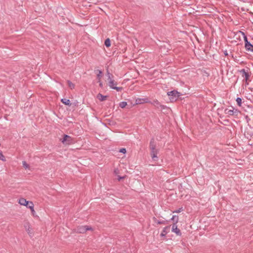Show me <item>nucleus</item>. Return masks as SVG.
Instances as JSON below:
<instances>
[{
	"instance_id": "1",
	"label": "nucleus",
	"mask_w": 253,
	"mask_h": 253,
	"mask_svg": "<svg viewBox=\"0 0 253 253\" xmlns=\"http://www.w3.org/2000/svg\"><path fill=\"white\" fill-rule=\"evenodd\" d=\"M18 203L20 205L25 206L27 208L30 209L33 215L36 213V211L34 210V205L32 201H27L26 199L24 198H20L18 199Z\"/></svg>"
},
{
	"instance_id": "2",
	"label": "nucleus",
	"mask_w": 253,
	"mask_h": 253,
	"mask_svg": "<svg viewBox=\"0 0 253 253\" xmlns=\"http://www.w3.org/2000/svg\"><path fill=\"white\" fill-rule=\"evenodd\" d=\"M150 149L151 150V156L152 159L154 161H157L158 160V154L159 150L156 148V145L154 141H151L150 144Z\"/></svg>"
},
{
	"instance_id": "3",
	"label": "nucleus",
	"mask_w": 253,
	"mask_h": 253,
	"mask_svg": "<svg viewBox=\"0 0 253 253\" xmlns=\"http://www.w3.org/2000/svg\"><path fill=\"white\" fill-rule=\"evenodd\" d=\"M108 84L111 88L115 89L117 91H121L123 90V88L122 87L117 86V83L110 78L109 74H108Z\"/></svg>"
},
{
	"instance_id": "4",
	"label": "nucleus",
	"mask_w": 253,
	"mask_h": 253,
	"mask_svg": "<svg viewBox=\"0 0 253 253\" xmlns=\"http://www.w3.org/2000/svg\"><path fill=\"white\" fill-rule=\"evenodd\" d=\"M167 94L169 96V99L171 102L175 101L180 96V93L175 90L169 91Z\"/></svg>"
},
{
	"instance_id": "5",
	"label": "nucleus",
	"mask_w": 253,
	"mask_h": 253,
	"mask_svg": "<svg viewBox=\"0 0 253 253\" xmlns=\"http://www.w3.org/2000/svg\"><path fill=\"white\" fill-rule=\"evenodd\" d=\"M92 230V228L89 226H78L76 229V232L79 233H84L87 230Z\"/></svg>"
},
{
	"instance_id": "6",
	"label": "nucleus",
	"mask_w": 253,
	"mask_h": 253,
	"mask_svg": "<svg viewBox=\"0 0 253 253\" xmlns=\"http://www.w3.org/2000/svg\"><path fill=\"white\" fill-rule=\"evenodd\" d=\"M225 114L229 115H238L239 113V111L237 109H235L231 107L230 108H228L225 110Z\"/></svg>"
},
{
	"instance_id": "7",
	"label": "nucleus",
	"mask_w": 253,
	"mask_h": 253,
	"mask_svg": "<svg viewBox=\"0 0 253 253\" xmlns=\"http://www.w3.org/2000/svg\"><path fill=\"white\" fill-rule=\"evenodd\" d=\"M62 142L64 145H70L73 143L72 138L69 135H65L62 140Z\"/></svg>"
},
{
	"instance_id": "8",
	"label": "nucleus",
	"mask_w": 253,
	"mask_h": 253,
	"mask_svg": "<svg viewBox=\"0 0 253 253\" xmlns=\"http://www.w3.org/2000/svg\"><path fill=\"white\" fill-rule=\"evenodd\" d=\"M244 40L246 42L245 43V47L247 50L251 51L253 52V45H252L250 42H249L247 41V38L246 36L244 37Z\"/></svg>"
},
{
	"instance_id": "9",
	"label": "nucleus",
	"mask_w": 253,
	"mask_h": 253,
	"mask_svg": "<svg viewBox=\"0 0 253 253\" xmlns=\"http://www.w3.org/2000/svg\"><path fill=\"white\" fill-rule=\"evenodd\" d=\"M176 223L177 222H173L172 226V231L175 232L177 235L180 236L181 233L180 230L177 228V225L176 224Z\"/></svg>"
},
{
	"instance_id": "10",
	"label": "nucleus",
	"mask_w": 253,
	"mask_h": 253,
	"mask_svg": "<svg viewBox=\"0 0 253 253\" xmlns=\"http://www.w3.org/2000/svg\"><path fill=\"white\" fill-rule=\"evenodd\" d=\"M25 228L26 229V231L28 232V234L29 235L32 237L33 236V229L30 227L29 223H27L26 225H24Z\"/></svg>"
},
{
	"instance_id": "11",
	"label": "nucleus",
	"mask_w": 253,
	"mask_h": 253,
	"mask_svg": "<svg viewBox=\"0 0 253 253\" xmlns=\"http://www.w3.org/2000/svg\"><path fill=\"white\" fill-rule=\"evenodd\" d=\"M148 99L146 98H136L135 101V103L136 104H142L148 102Z\"/></svg>"
},
{
	"instance_id": "12",
	"label": "nucleus",
	"mask_w": 253,
	"mask_h": 253,
	"mask_svg": "<svg viewBox=\"0 0 253 253\" xmlns=\"http://www.w3.org/2000/svg\"><path fill=\"white\" fill-rule=\"evenodd\" d=\"M97 98L100 101H103L106 100L108 96L106 95H103L101 93H98L96 96Z\"/></svg>"
},
{
	"instance_id": "13",
	"label": "nucleus",
	"mask_w": 253,
	"mask_h": 253,
	"mask_svg": "<svg viewBox=\"0 0 253 253\" xmlns=\"http://www.w3.org/2000/svg\"><path fill=\"white\" fill-rule=\"evenodd\" d=\"M241 72L242 74V77L245 79L246 82H247L250 77L249 74L248 73H247L245 70H241Z\"/></svg>"
},
{
	"instance_id": "14",
	"label": "nucleus",
	"mask_w": 253,
	"mask_h": 253,
	"mask_svg": "<svg viewBox=\"0 0 253 253\" xmlns=\"http://www.w3.org/2000/svg\"><path fill=\"white\" fill-rule=\"evenodd\" d=\"M169 227H165L163 229L162 233H161L160 236L161 237H165L166 235L167 234V233L168 232V230H169Z\"/></svg>"
},
{
	"instance_id": "15",
	"label": "nucleus",
	"mask_w": 253,
	"mask_h": 253,
	"mask_svg": "<svg viewBox=\"0 0 253 253\" xmlns=\"http://www.w3.org/2000/svg\"><path fill=\"white\" fill-rule=\"evenodd\" d=\"M61 102L65 104V105H69V106H70L71 105V101L69 99H61Z\"/></svg>"
},
{
	"instance_id": "16",
	"label": "nucleus",
	"mask_w": 253,
	"mask_h": 253,
	"mask_svg": "<svg viewBox=\"0 0 253 253\" xmlns=\"http://www.w3.org/2000/svg\"><path fill=\"white\" fill-rule=\"evenodd\" d=\"M67 84L68 85V86L71 89H73L75 88V85L74 84H73L72 82H71L70 81H67Z\"/></svg>"
},
{
	"instance_id": "17",
	"label": "nucleus",
	"mask_w": 253,
	"mask_h": 253,
	"mask_svg": "<svg viewBox=\"0 0 253 253\" xmlns=\"http://www.w3.org/2000/svg\"><path fill=\"white\" fill-rule=\"evenodd\" d=\"M22 165L24 168L26 169H29L30 168L29 165L25 161L22 162Z\"/></svg>"
},
{
	"instance_id": "18",
	"label": "nucleus",
	"mask_w": 253,
	"mask_h": 253,
	"mask_svg": "<svg viewBox=\"0 0 253 253\" xmlns=\"http://www.w3.org/2000/svg\"><path fill=\"white\" fill-rule=\"evenodd\" d=\"M105 45L107 47L110 46V45H111V42H110V40H109V39H106L105 40Z\"/></svg>"
},
{
	"instance_id": "19",
	"label": "nucleus",
	"mask_w": 253,
	"mask_h": 253,
	"mask_svg": "<svg viewBox=\"0 0 253 253\" xmlns=\"http://www.w3.org/2000/svg\"><path fill=\"white\" fill-rule=\"evenodd\" d=\"M126 105L127 103L126 102H121L119 104V106L122 108L126 107Z\"/></svg>"
},
{
	"instance_id": "20",
	"label": "nucleus",
	"mask_w": 253,
	"mask_h": 253,
	"mask_svg": "<svg viewBox=\"0 0 253 253\" xmlns=\"http://www.w3.org/2000/svg\"><path fill=\"white\" fill-rule=\"evenodd\" d=\"M0 160H1L3 162L6 161L5 157L1 151H0Z\"/></svg>"
},
{
	"instance_id": "21",
	"label": "nucleus",
	"mask_w": 253,
	"mask_h": 253,
	"mask_svg": "<svg viewBox=\"0 0 253 253\" xmlns=\"http://www.w3.org/2000/svg\"><path fill=\"white\" fill-rule=\"evenodd\" d=\"M236 102H237L238 105L239 106H241V104H242V99H241V98H237V99H236Z\"/></svg>"
},
{
	"instance_id": "22",
	"label": "nucleus",
	"mask_w": 253,
	"mask_h": 253,
	"mask_svg": "<svg viewBox=\"0 0 253 253\" xmlns=\"http://www.w3.org/2000/svg\"><path fill=\"white\" fill-rule=\"evenodd\" d=\"M126 151L125 148H122L120 150V152L123 153L124 154H125L126 153Z\"/></svg>"
},
{
	"instance_id": "23",
	"label": "nucleus",
	"mask_w": 253,
	"mask_h": 253,
	"mask_svg": "<svg viewBox=\"0 0 253 253\" xmlns=\"http://www.w3.org/2000/svg\"><path fill=\"white\" fill-rule=\"evenodd\" d=\"M178 219V218L176 215H173L172 217L171 218V220H177Z\"/></svg>"
},
{
	"instance_id": "24",
	"label": "nucleus",
	"mask_w": 253,
	"mask_h": 253,
	"mask_svg": "<svg viewBox=\"0 0 253 253\" xmlns=\"http://www.w3.org/2000/svg\"><path fill=\"white\" fill-rule=\"evenodd\" d=\"M114 173L116 175L118 174L119 173V169H115L114 170Z\"/></svg>"
},
{
	"instance_id": "25",
	"label": "nucleus",
	"mask_w": 253,
	"mask_h": 253,
	"mask_svg": "<svg viewBox=\"0 0 253 253\" xmlns=\"http://www.w3.org/2000/svg\"><path fill=\"white\" fill-rule=\"evenodd\" d=\"M101 74V71H99V74H98V75H97V77H98V80H99H99H100V74Z\"/></svg>"
},
{
	"instance_id": "26",
	"label": "nucleus",
	"mask_w": 253,
	"mask_h": 253,
	"mask_svg": "<svg viewBox=\"0 0 253 253\" xmlns=\"http://www.w3.org/2000/svg\"><path fill=\"white\" fill-rule=\"evenodd\" d=\"M98 82H99V86L100 87H102L103 86V83L100 81V80L98 81Z\"/></svg>"
},
{
	"instance_id": "27",
	"label": "nucleus",
	"mask_w": 253,
	"mask_h": 253,
	"mask_svg": "<svg viewBox=\"0 0 253 253\" xmlns=\"http://www.w3.org/2000/svg\"><path fill=\"white\" fill-rule=\"evenodd\" d=\"M118 179L119 181L121 180V179L124 178V177H121L120 176H118Z\"/></svg>"
},
{
	"instance_id": "28",
	"label": "nucleus",
	"mask_w": 253,
	"mask_h": 253,
	"mask_svg": "<svg viewBox=\"0 0 253 253\" xmlns=\"http://www.w3.org/2000/svg\"><path fill=\"white\" fill-rule=\"evenodd\" d=\"M157 223H158V224H161L165 223V222H157Z\"/></svg>"
}]
</instances>
